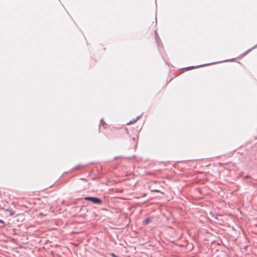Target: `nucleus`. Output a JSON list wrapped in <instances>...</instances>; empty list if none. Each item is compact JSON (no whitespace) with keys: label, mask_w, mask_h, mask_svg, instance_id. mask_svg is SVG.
Returning a JSON list of instances; mask_svg holds the SVG:
<instances>
[{"label":"nucleus","mask_w":257,"mask_h":257,"mask_svg":"<svg viewBox=\"0 0 257 257\" xmlns=\"http://www.w3.org/2000/svg\"><path fill=\"white\" fill-rule=\"evenodd\" d=\"M85 200L91 201L97 204H100L102 203V201L100 199L94 197H86L85 198Z\"/></svg>","instance_id":"nucleus-1"},{"label":"nucleus","mask_w":257,"mask_h":257,"mask_svg":"<svg viewBox=\"0 0 257 257\" xmlns=\"http://www.w3.org/2000/svg\"><path fill=\"white\" fill-rule=\"evenodd\" d=\"M151 220L152 219L151 218H147L143 221V223L144 224H148L151 221Z\"/></svg>","instance_id":"nucleus-2"},{"label":"nucleus","mask_w":257,"mask_h":257,"mask_svg":"<svg viewBox=\"0 0 257 257\" xmlns=\"http://www.w3.org/2000/svg\"><path fill=\"white\" fill-rule=\"evenodd\" d=\"M10 215H13L14 214H15V212H13V211H10Z\"/></svg>","instance_id":"nucleus-3"},{"label":"nucleus","mask_w":257,"mask_h":257,"mask_svg":"<svg viewBox=\"0 0 257 257\" xmlns=\"http://www.w3.org/2000/svg\"><path fill=\"white\" fill-rule=\"evenodd\" d=\"M0 222L4 224H5V222H4V221L1 220V219H0ZM4 226H5V225H4Z\"/></svg>","instance_id":"nucleus-4"},{"label":"nucleus","mask_w":257,"mask_h":257,"mask_svg":"<svg viewBox=\"0 0 257 257\" xmlns=\"http://www.w3.org/2000/svg\"><path fill=\"white\" fill-rule=\"evenodd\" d=\"M111 256L112 257H117L116 255H115L114 253H111Z\"/></svg>","instance_id":"nucleus-5"},{"label":"nucleus","mask_w":257,"mask_h":257,"mask_svg":"<svg viewBox=\"0 0 257 257\" xmlns=\"http://www.w3.org/2000/svg\"><path fill=\"white\" fill-rule=\"evenodd\" d=\"M5 211H8V212L10 211V210L9 209H6Z\"/></svg>","instance_id":"nucleus-6"},{"label":"nucleus","mask_w":257,"mask_h":257,"mask_svg":"<svg viewBox=\"0 0 257 257\" xmlns=\"http://www.w3.org/2000/svg\"><path fill=\"white\" fill-rule=\"evenodd\" d=\"M101 123H102V124H103H103H104H104H105V122H102V121L101 122Z\"/></svg>","instance_id":"nucleus-7"},{"label":"nucleus","mask_w":257,"mask_h":257,"mask_svg":"<svg viewBox=\"0 0 257 257\" xmlns=\"http://www.w3.org/2000/svg\"><path fill=\"white\" fill-rule=\"evenodd\" d=\"M247 52H245V53H244V54H243V55H244L245 54H246V53H247Z\"/></svg>","instance_id":"nucleus-8"}]
</instances>
